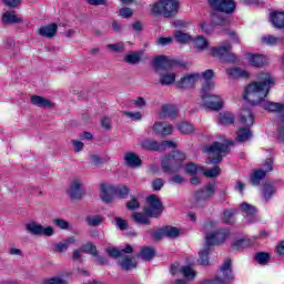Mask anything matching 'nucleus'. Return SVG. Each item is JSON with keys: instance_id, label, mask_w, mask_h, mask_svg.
I'll return each instance as SVG.
<instances>
[{"instance_id": "nucleus-52", "label": "nucleus", "mask_w": 284, "mask_h": 284, "mask_svg": "<svg viewBox=\"0 0 284 284\" xmlns=\"http://www.w3.org/2000/svg\"><path fill=\"white\" fill-rule=\"evenodd\" d=\"M82 252H85L87 254H91L92 256H99V252L97 251V246L94 244L89 243L81 248Z\"/></svg>"}, {"instance_id": "nucleus-41", "label": "nucleus", "mask_w": 284, "mask_h": 284, "mask_svg": "<svg viewBox=\"0 0 284 284\" xmlns=\"http://www.w3.org/2000/svg\"><path fill=\"white\" fill-rule=\"evenodd\" d=\"M154 248L150 246H145L141 250L140 256L143 258V261H152L154 258Z\"/></svg>"}, {"instance_id": "nucleus-33", "label": "nucleus", "mask_w": 284, "mask_h": 284, "mask_svg": "<svg viewBox=\"0 0 284 284\" xmlns=\"http://www.w3.org/2000/svg\"><path fill=\"white\" fill-rule=\"evenodd\" d=\"M271 22L274 28H284V12L274 11L271 13Z\"/></svg>"}, {"instance_id": "nucleus-28", "label": "nucleus", "mask_w": 284, "mask_h": 284, "mask_svg": "<svg viewBox=\"0 0 284 284\" xmlns=\"http://www.w3.org/2000/svg\"><path fill=\"white\" fill-rule=\"evenodd\" d=\"M31 103L38 108H54V103H52V101L39 95L31 97Z\"/></svg>"}, {"instance_id": "nucleus-25", "label": "nucleus", "mask_w": 284, "mask_h": 284, "mask_svg": "<svg viewBox=\"0 0 284 284\" xmlns=\"http://www.w3.org/2000/svg\"><path fill=\"white\" fill-rule=\"evenodd\" d=\"M73 243H77L75 236L67 237L63 242L53 244V251L59 253L68 252V247Z\"/></svg>"}, {"instance_id": "nucleus-40", "label": "nucleus", "mask_w": 284, "mask_h": 284, "mask_svg": "<svg viewBox=\"0 0 284 284\" xmlns=\"http://www.w3.org/2000/svg\"><path fill=\"white\" fill-rule=\"evenodd\" d=\"M128 194H130V189L125 185L114 186V196L118 199H128Z\"/></svg>"}, {"instance_id": "nucleus-48", "label": "nucleus", "mask_w": 284, "mask_h": 284, "mask_svg": "<svg viewBox=\"0 0 284 284\" xmlns=\"http://www.w3.org/2000/svg\"><path fill=\"white\" fill-rule=\"evenodd\" d=\"M236 212H237L236 209H230V210L224 211L223 216H222L223 221L229 224L234 223L233 219H234Z\"/></svg>"}, {"instance_id": "nucleus-60", "label": "nucleus", "mask_w": 284, "mask_h": 284, "mask_svg": "<svg viewBox=\"0 0 284 284\" xmlns=\"http://www.w3.org/2000/svg\"><path fill=\"white\" fill-rule=\"evenodd\" d=\"M115 225L119 230H128V221L121 217H115Z\"/></svg>"}, {"instance_id": "nucleus-10", "label": "nucleus", "mask_w": 284, "mask_h": 284, "mask_svg": "<svg viewBox=\"0 0 284 284\" xmlns=\"http://www.w3.org/2000/svg\"><path fill=\"white\" fill-rule=\"evenodd\" d=\"M151 12L154 14H163V17H174L179 12V1L160 0L151 6Z\"/></svg>"}, {"instance_id": "nucleus-29", "label": "nucleus", "mask_w": 284, "mask_h": 284, "mask_svg": "<svg viewBox=\"0 0 284 284\" xmlns=\"http://www.w3.org/2000/svg\"><path fill=\"white\" fill-rule=\"evenodd\" d=\"M226 74L231 79H247L250 77V73H247V71L239 68L227 69Z\"/></svg>"}, {"instance_id": "nucleus-11", "label": "nucleus", "mask_w": 284, "mask_h": 284, "mask_svg": "<svg viewBox=\"0 0 284 284\" xmlns=\"http://www.w3.org/2000/svg\"><path fill=\"white\" fill-rule=\"evenodd\" d=\"M148 206L144 207V213L148 214V216H151L153 219H158V216H161L163 213V203H161V200L159 196L152 194L146 197Z\"/></svg>"}, {"instance_id": "nucleus-30", "label": "nucleus", "mask_w": 284, "mask_h": 284, "mask_svg": "<svg viewBox=\"0 0 284 284\" xmlns=\"http://www.w3.org/2000/svg\"><path fill=\"white\" fill-rule=\"evenodd\" d=\"M220 125H232L234 123V113L224 111L219 113Z\"/></svg>"}, {"instance_id": "nucleus-32", "label": "nucleus", "mask_w": 284, "mask_h": 284, "mask_svg": "<svg viewBox=\"0 0 284 284\" xmlns=\"http://www.w3.org/2000/svg\"><path fill=\"white\" fill-rule=\"evenodd\" d=\"M141 146L144 150H151L153 152H163V146L161 145V143L156 142V141H152V140H144L141 143Z\"/></svg>"}, {"instance_id": "nucleus-13", "label": "nucleus", "mask_w": 284, "mask_h": 284, "mask_svg": "<svg viewBox=\"0 0 284 284\" xmlns=\"http://www.w3.org/2000/svg\"><path fill=\"white\" fill-rule=\"evenodd\" d=\"M26 231L32 236H52L54 234L52 226H43L37 222L27 223Z\"/></svg>"}, {"instance_id": "nucleus-35", "label": "nucleus", "mask_w": 284, "mask_h": 284, "mask_svg": "<svg viewBox=\"0 0 284 284\" xmlns=\"http://www.w3.org/2000/svg\"><path fill=\"white\" fill-rule=\"evenodd\" d=\"M160 116L161 119H165V116L174 119V116H176V106L172 104H164L160 111Z\"/></svg>"}, {"instance_id": "nucleus-54", "label": "nucleus", "mask_w": 284, "mask_h": 284, "mask_svg": "<svg viewBox=\"0 0 284 284\" xmlns=\"http://www.w3.org/2000/svg\"><path fill=\"white\" fill-rule=\"evenodd\" d=\"M53 223L60 230H69V227H70V223L62 219H55V220H53Z\"/></svg>"}, {"instance_id": "nucleus-19", "label": "nucleus", "mask_w": 284, "mask_h": 284, "mask_svg": "<svg viewBox=\"0 0 284 284\" xmlns=\"http://www.w3.org/2000/svg\"><path fill=\"white\" fill-rule=\"evenodd\" d=\"M245 59L253 68H265L270 63V59L263 54L246 53Z\"/></svg>"}, {"instance_id": "nucleus-49", "label": "nucleus", "mask_w": 284, "mask_h": 284, "mask_svg": "<svg viewBox=\"0 0 284 284\" xmlns=\"http://www.w3.org/2000/svg\"><path fill=\"white\" fill-rule=\"evenodd\" d=\"M200 79H204V83H214L212 79H214V70L207 69L204 72L199 73Z\"/></svg>"}, {"instance_id": "nucleus-24", "label": "nucleus", "mask_w": 284, "mask_h": 284, "mask_svg": "<svg viewBox=\"0 0 284 284\" xmlns=\"http://www.w3.org/2000/svg\"><path fill=\"white\" fill-rule=\"evenodd\" d=\"M278 186L274 182H267L262 189V196L265 201H270L276 194Z\"/></svg>"}, {"instance_id": "nucleus-12", "label": "nucleus", "mask_w": 284, "mask_h": 284, "mask_svg": "<svg viewBox=\"0 0 284 284\" xmlns=\"http://www.w3.org/2000/svg\"><path fill=\"white\" fill-rule=\"evenodd\" d=\"M214 280H215V282H217V284H227V283H232V281H234V274H232V261L231 260H226L222 264V266L217 271Z\"/></svg>"}, {"instance_id": "nucleus-8", "label": "nucleus", "mask_w": 284, "mask_h": 284, "mask_svg": "<svg viewBox=\"0 0 284 284\" xmlns=\"http://www.w3.org/2000/svg\"><path fill=\"white\" fill-rule=\"evenodd\" d=\"M185 153L181 151H173L162 160V170L168 174H174V172H181L183 169V162L185 161Z\"/></svg>"}, {"instance_id": "nucleus-31", "label": "nucleus", "mask_w": 284, "mask_h": 284, "mask_svg": "<svg viewBox=\"0 0 284 284\" xmlns=\"http://www.w3.org/2000/svg\"><path fill=\"white\" fill-rule=\"evenodd\" d=\"M150 215L148 213L134 212L131 219L139 225H150Z\"/></svg>"}, {"instance_id": "nucleus-47", "label": "nucleus", "mask_w": 284, "mask_h": 284, "mask_svg": "<svg viewBox=\"0 0 284 284\" xmlns=\"http://www.w3.org/2000/svg\"><path fill=\"white\" fill-rule=\"evenodd\" d=\"M124 61L126 63H131L132 65H134L139 63V61H141V53L139 52L129 53L124 57Z\"/></svg>"}, {"instance_id": "nucleus-57", "label": "nucleus", "mask_w": 284, "mask_h": 284, "mask_svg": "<svg viewBox=\"0 0 284 284\" xmlns=\"http://www.w3.org/2000/svg\"><path fill=\"white\" fill-rule=\"evenodd\" d=\"M132 14L133 12L131 8H122L119 10V17H122L123 19H130Z\"/></svg>"}, {"instance_id": "nucleus-51", "label": "nucleus", "mask_w": 284, "mask_h": 284, "mask_svg": "<svg viewBox=\"0 0 284 284\" xmlns=\"http://www.w3.org/2000/svg\"><path fill=\"white\" fill-rule=\"evenodd\" d=\"M124 116H128V119H131V121H142L143 120V113L141 111H136V112L125 111Z\"/></svg>"}, {"instance_id": "nucleus-5", "label": "nucleus", "mask_w": 284, "mask_h": 284, "mask_svg": "<svg viewBox=\"0 0 284 284\" xmlns=\"http://www.w3.org/2000/svg\"><path fill=\"white\" fill-rule=\"evenodd\" d=\"M237 121L241 126L237 132H236V141L239 143H245V141H250L252 139V131L250 128L254 125V114L250 109H242L239 116Z\"/></svg>"}, {"instance_id": "nucleus-64", "label": "nucleus", "mask_w": 284, "mask_h": 284, "mask_svg": "<svg viewBox=\"0 0 284 284\" xmlns=\"http://www.w3.org/2000/svg\"><path fill=\"white\" fill-rule=\"evenodd\" d=\"M173 26L175 28H179L180 30H185V28H187V26H190V22H187L185 20H175L173 22Z\"/></svg>"}, {"instance_id": "nucleus-22", "label": "nucleus", "mask_w": 284, "mask_h": 284, "mask_svg": "<svg viewBox=\"0 0 284 284\" xmlns=\"http://www.w3.org/2000/svg\"><path fill=\"white\" fill-rule=\"evenodd\" d=\"M2 23L12 26L13 23H23V17L17 14V11H4L2 13Z\"/></svg>"}, {"instance_id": "nucleus-44", "label": "nucleus", "mask_w": 284, "mask_h": 284, "mask_svg": "<svg viewBox=\"0 0 284 284\" xmlns=\"http://www.w3.org/2000/svg\"><path fill=\"white\" fill-rule=\"evenodd\" d=\"M251 245H252V240L241 239L234 242L233 247L234 250H245V247H250Z\"/></svg>"}, {"instance_id": "nucleus-50", "label": "nucleus", "mask_w": 284, "mask_h": 284, "mask_svg": "<svg viewBox=\"0 0 284 284\" xmlns=\"http://www.w3.org/2000/svg\"><path fill=\"white\" fill-rule=\"evenodd\" d=\"M87 222L92 227H97L98 225H100L103 222V216H101V215H90V216L87 217Z\"/></svg>"}, {"instance_id": "nucleus-62", "label": "nucleus", "mask_w": 284, "mask_h": 284, "mask_svg": "<svg viewBox=\"0 0 284 284\" xmlns=\"http://www.w3.org/2000/svg\"><path fill=\"white\" fill-rule=\"evenodd\" d=\"M108 50H112V52H123V43L119 42L115 44L106 45Z\"/></svg>"}, {"instance_id": "nucleus-58", "label": "nucleus", "mask_w": 284, "mask_h": 284, "mask_svg": "<svg viewBox=\"0 0 284 284\" xmlns=\"http://www.w3.org/2000/svg\"><path fill=\"white\" fill-rule=\"evenodd\" d=\"M163 185H164L163 179H156L152 182V190H154V192H159L162 190Z\"/></svg>"}, {"instance_id": "nucleus-21", "label": "nucleus", "mask_w": 284, "mask_h": 284, "mask_svg": "<svg viewBox=\"0 0 284 284\" xmlns=\"http://www.w3.org/2000/svg\"><path fill=\"white\" fill-rule=\"evenodd\" d=\"M69 195L73 201H79L83 196V183L80 180H73L69 189Z\"/></svg>"}, {"instance_id": "nucleus-14", "label": "nucleus", "mask_w": 284, "mask_h": 284, "mask_svg": "<svg viewBox=\"0 0 284 284\" xmlns=\"http://www.w3.org/2000/svg\"><path fill=\"white\" fill-rule=\"evenodd\" d=\"M172 276H184L186 281H194L196 271L192 266L173 264L170 268Z\"/></svg>"}, {"instance_id": "nucleus-61", "label": "nucleus", "mask_w": 284, "mask_h": 284, "mask_svg": "<svg viewBox=\"0 0 284 284\" xmlns=\"http://www.w3.org/2000/svg\"><path fill=\"white\" fill-rule=\"evenodd\" d=\"M213 21L217 26H227L230 23V20L227 18H223V16H219L216 19V16H213Z\"/></svg>"}, {"instance_id": "nucleus-1", "label": "nucleus", "mask_w": 284, "mask_h": 284, "mask_svg": "<svg viewBox=\"0 0 284 284\" xmlns=\"http://www.w3.org/2000/svg\"><path fill=\"white\" fill-rule=\"evenodd\" d=\"M274 85V78L270 73H258L257 80L248 83L244 89L243 99L250 105H260L266 112H283L284 104L267 101L270 89Z\"/></svg>"}, {"instance_id": "nucleus-26", "label": "nucleus", "mask_w": 284, "mask_h": 284, "mask_svg": "<svg viewBox=\"0 0 284 284\" xmlns=\"http://www.w3.org/2000/svg\"><path fill=\"white\" fill-rule=\"evenodd\" d=\"M283 41H284L283 37H276L272 34H266L261 37V43H263L264 45H270V47L281 45Z\"/></svg>"}, {"instance_id": "nucleus-63", "label": "nucleus", "mask_w": 284, "mask_h": 284, "mask_svg": "<svg viewBox=\"0 0 284 284\" xmlns=\"http://www.w3.org/2000/svg\"><path fill=\"white\" fill-rule=\"evenodd\" d=\"M140 206H141V204L139 203V200H136V199H132L131 201H129L126 203L128 210H139Z\"/></svg>"}, {"instance_id": "nucleus-16", "label": "nucleus", "mask_w": 284, "mask_h": 284, "mask_svg": "<svg viewBox=\"0 0 284 284\" xmlns=\"http://www.w3.org/2000/svg\"><path fill=\"white\" fill-rule=\"evenodd\" d=\"M197 81H201L199 72L186 73L176 82V87L181 90H192Z\"/></svg>"}, {"instance_id": "nucleus-38", "label": "nucleus", "mask_w": 284, "mask_h": 284, "mask_svg": "<svg viewBox=\"0 0 284 284\" xmlns=\"http://www.w3.org/2000/svg\"><path fill=\"white\" fill-rule=\"evenodd\" d=\"M173 38L178 43H192V36L183 33L181 30L175 31Z\"/></svg>"}, {"instance_id": "nucleus-2", "label": "nucleus", "mask_w": 284, "mask_h": 284, "mask_svg": "<svg viewBox=\"0 0 284 284\" xmlns=\"http://www.w3.org/2000/svg\"><path fill=\"white\" fill-rule=\"evenodd\" d=\"M214 88H216V82L204 83L201 89V101L204 108L219 112L225 108V98L221 94L212 93Z\"/></svg>"}, {"instance_id": "nucleus-56", "label": "nucleus", "mask_w": 284, "mask_h": 284, "mask_svg": "<svg viewBox=\"0 0 284 284\" xmlns=\"http://www.w3.org/2000/svg\"><path fill=\"white\" fill-rule=\"evenodd\" d=\"M8 254H10V256H23V251H21V248L16 247L13 245L9 246L8 248Z\"/></svg>"}, {"instance_id": "nucleus-4", "label": "nucleus", "mask_w": 284, "mask_h": 284, "mask_svg": "<svg viewBox=\"0 0 284 284\" xmlns=\"http://www.w3.org/2000/svg\"><path fill=\"white\" fill-rule=\"evenodd\" d=\"M205 245L212 247L214 245H223L230 236L229 229L219 227V223L211 221L204 225Z\"/></svg>"}, {"instance_id": "nucleus-20", "label": "nucleus", "mask_w": 284, "mask_h": 284, "mask_svg": "<svg viewBox=\"0 0 284 284\" xmlns=\"http://www.w3.org/2000/svg\"><path fill=\"white\" fill-rule=\"evenodd\" d=\"M100 197L104 203H112L114 201V185L110 183H102L100 186Z\"/></svg>"}, {"instance_id": "nucleus-46", "label": "nucleus", "mask_w": 284, "mask_h": 284, "mask_svg": "<svg viewBox=\"0 0 284 284\" xmlns=\"http://www.w3.org/2000/svg\"><path fill=\"white\" fill-rule=\"evenodd\" d=\"M178 130L181 134H192L194 132V126L187 122H181L178 124Z\"/></svg>"}, {"instance_id": "nucleus-36", "label": "nucleus", "mask_w": 284, "mask_h": 284, "mask_svg": "<svg viewBox=\"0 0 284 284\" xmlns=\"http://www.w3.org/2000/svg\"><path fill=\"white\" fill-rule=\"evenodd\" d=\"M185 172L191 176H203V168L192 162L186 164Z\"/></svg>"}, {"instance_id": "nucleus-6", "label": "nucleus", "mask_w": 284, "mask_h": 284, "mask_svg": "<svg viewBox=\"0 0 284 284\" xmlns=\"http://www.w3.org/2000/svg\"><path fill=\"white\" fill-rule=\"evenodd\" d=\"M105 252L111 258H119V265L122 270H134V267H136V260L130 255H125L132 254V245L128 244L125 248L122 250L106 247Z\"/></svg>"}, {"instance_id": "nucleus-18", "label": "nucleus", "mask_w": 284, "mask_h": 284, "mask_svg": "<svg viewBox=\"0 0 284 284\" xmlns=\"http://www.w3.org/2000/svg\"><path fill=\"white\" fill-rule=\"evenodd\" d=\"M240 212L244 216L246 223H255L256 207L250 203L243 202L240 204Z\"/></svg>"}, {"instance_id": "nucleus-15", "label": "nucleus", "mask_w": 284, "mask_h": 284, "mask_svg": "<svg viewBox=\"0 0 284 284\" xmlns=\"http://www.w3.org/2000/svg\"><path fill=\"white\" fill-rule=\"evenodd\" d=\"M209 4L213 10L224 12L225 14H232L236 9V4L233 0H209Z\"/></svg>"}, {"instance_id": "nucleus-53", "label": "nucleus", "mask_w": 284, "mask_h": 284, "mask_svg": "<svg viewBox=\"0 0 284 284\" xmlns=\"http://www.w3.org/2000/svg\"><path fill=\"white\" fill-rule=\"evenodd\" d=\"M42 284H65V280L63 278V276L59 275V276L45 278L42 282Z\"/></svg>"}, {"instance_id": "nucleus-23", "label": "nucleus", "mask_w": 284, "mask_h": 284, "mask_svg": "<svg viewBox=\"0 0 284 284\" xmlns=\"http://www.w3.org/2000/svg\"><path fill=\"white\" fill-rule=\"evenodd\" d=\"M191 42L193 43V50H195V52H205V50L210 48V40L203 36L192 38Z\"/></svg>"}, {"instance_id": "nucleus-59", "label": "nucleus", "mask_w": 284, "mask_h": 284, "mask_svg": "<svg viewBox=\"0 0 284 284\" xmlns=\"http://www.w3.org/2000/svg\"><path fill=\"white\" fill-rule=\"evenodd\" d=\"M166 122H155L153 124V132H155V134H162L163 133V129L165 128Z\"/></svg>"}, {"instance_id": "nucleus-17", "label": "nucleus", "mask_w": 284, "mask_h": 284, "mask_svg": "<svg viewBox=\"0 0 284 284\" xmlns=\"http://www.w3.org/2000/svg\"><path fill=\"white\" fill-rule=\"evenodd\" d=\"M216 192V184L214 182L209 183L204 190L196 191L193 195V200L196 203H201V201H207V199H212L214 193Z\"/></svg>"}, {"instance_id": "nucleus-43", "label": "nucleus", "mask_w": 284, "mask_h": 284, "mask_svg": "<svg viewBox=\"0 0 284 284\" xmlns=\"http://www.w3.org/2000/svg\"><path fill=\"white\" fill-rule=\"evenodd\" d=\"M210 254V246L205 244L203 251L200 252L199 263L200 265H207L210 263V258L207 257Z\"/></svg>"}, {"instance_id": "nucleus-37", "label": "nucleus", "mask_w": 284, "mask_h": 284, "mask_svg": "<svg viewBox=\"0 0 284 284\" xmlns=\"http://www.w3.org/2000/svg\"><path fill=\"white\" fill-rule=\"evenodd\" d=\"M265 176H267V173L263 169H258L251 175V183L253 185H260Z\"/></svg>"}, {"instance_id": "nucleus-34", "label": "nucleus", "mask_w": 284, "mask_h": 284, "mask_svg": "<svg viewBox=\"0 0 284 284\" xmlns=\"http://www.w3.org/2000/svg\"><path fill=\"white\" fill-rule=\"evenodd\" d=\"M124 161L129 168H139L141 165V158L135 153H126L124 155Z\"/></svg>"}, {"instance_id": "nucleus-7", "label": "nucleus", "mask_w": 284, "mask_h": 284, "mask_svg": "<svg viewBox=\"0 0 284 284\" xmlns=\"http://www.w3.org/2000/svg\"><path fill=\"white\" fill-rule=\"evenodd\" d=\"M230 145H234L233 141H226L224 144L214 142L211 146L204 149L207 155V163L211 165H216L223 161V156L230 152Z\"/></svg>"}, {"instance_id": "nucleus-27", "label": "nucleus", "mask_w": 284, "mask_h": 284, "mask_svg": "<svg viewBox=\"0 0 284 284\" xmlns=\"http://www.w3.org/2000/svg\"><path fill=\"white\" fill-rule=\"evenodd\" d=\"M58 29H59V27L57 26V23H51V24L41 27L39 29V34H40V37H45L47 39H52V37H54V34H57Z\"/></svg>"}, {"instance_id": "nucleus-3", "label": "nucleus", "mask_w": 284, "mask_h": 284, "mask_svg": "<svg viewBox=\"0 0 284 284\" xmlns=\"http://www.w3.org/2000/svg\"><path fill=\"white\" fill-rule=\"evenodd\" d=\"M174 63V60L170 59V57L158 55L154 58L153 67L160 77L161 85H172L176 82V73L166 71L170 70Z\"/></svg>"}, {"instance_id": "nucleus-42", "label": "nucleus", "mask_w": 284, "mask_h": 284, "mask_svg": "<svg viewBox=\"0 0 284 284\" xmlns=\"http://www.w3.org/2000/svg\"><path fill=\"white\" fill-rule=\"evenodd\" d=\"M221 174V169L215 166L213 169H204L202 168V176H206L209 179H214Z\"/></svg>"}, {"instance_id": "nucleus-39", "label": "nucleus", "mask_w": 284, "mask_h": 284, "mask_svg": "<svg viewBox=\"0 0 284 284\" xmlns=\"http://www.w3.org/2000/svg\"><path fill=\"white\" fill-rule=\"evenodd\" d=\"M270 258H272V256L267 252H258L254 256V260L258 265H267V263H270Z\"/></svg>"}, {"instance_id": "nucleus-45", "label": "nucleus", "mask_w": 284, "mask_h": 284, "mask_svg": "<svg viewBox=\"0 0 284 284\" xmlns=\"http://www.w3.org/2000/svg\"><path fill=\"white\" fill-rule=\"evenodd\" d=\"M164 235L169 239H176L181 235V230L174 226H166L164 227Z\"/></svg>"}, {"instance_id": "nucleus-55", "label": "nucleus", "mask_w": 284, "mask_h": 284, "mask_svg": "<svg viewBox=\"0 0 284 284\" xmlns=\"http://www.w3.org/2000/svg\"><path fill=\"white\" fill-rule=\"evenodd\" d=\"M169 183L172 185H181L182 183H185V178L183 175H173L170 180Z\"/></svg>"}, {"instance_id": "nucleus-9", "label": "nucleus", "mask_w": 284, "mask_h": 284, "mask_svg": "<svg viewBox=\"0 0 284 284\" xmlns=\"http://www.w3.org/2000/svg\"><path fill=\"white\" fill-rule=\"evenodd\" d=\"M230 50H232V44L230 41L222 42L217 47H212L209 50L210 57H214L215 59H222L226 63H236L239 61V58L234 53H231Z\"/></svg>"}]
</instances>
